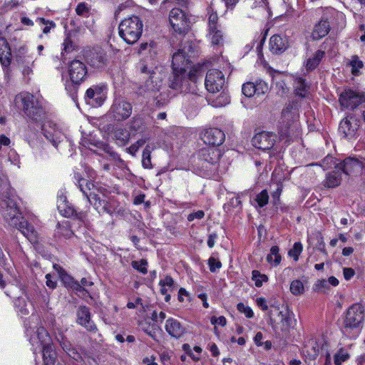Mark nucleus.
<instances>
[{"mask_svg": "<svg viewBox=\"0 0 365 365\" xmlns=\"http://www.w3.org/2000/svg\"><path fill=\"white\" fill-rule=\"evenodd\" d=\"M37 21H38L41 24L46 25L43 29V32L44 34H48L50 32L51 29L55 27L56 24L53 21L49 22V26L47 25V21L43 18H38Z\"/></svg>", "mask_w": 365, "mask_h": 365, "instance_id": "338daca9", "label": "nucleus"}, {"mask_svg": "<svg viewBox=\"0 0 365 365\" xmlns=\"http://www.w3.org/2000/svg\"><path fill=\"white\" fill-rule=\"evenodd\" d=\"M143 29L142 20L137 16L124 19L119 24V36L128 44H134L140 38Z\"/></svg>", "mask_w": 365, "mask_h": 365, "instance_id": "7ed1b4c3", "label": "nucleus"}, {"mask_svg": "<svg viewBox=\"0 0 365 365\" xmlns=\"http://www.w3.org/2000/svg\"><path fill=\"white\" fill-rule=\"evenodd\" d=\"M339 169L346 175L359 173L363 168V163L358 158L349 157L339 162Z\"/></svg>", "mask_w": 365, "mask_h": 365, "instance_id": "aec40b11", "label": "nucleus"}, {"mask_svg": "<svg viewBox=\"0 0 365 365\" xmlns=\"http://www.w3.org/2000/svg\"><path fill=\"white\" fill-rule=\"evenodd\" d=\"M31 242L36 243L38 242L37 232L31 225L26 221L22 220L19 222V225L15 226Z\"/></svg>", "mask_w": 365, "mask_h": 365, "instance_id": "393cba45", "label": "nucleus"}, {"mask_svg": "<svg viewBox=\"0 0 365 365\" xmlns=\"http://www.w3.org/2000/svg\"><path fill=\"white\" fill-rule=\"evenodd\" d=\"M131 265L133 268L137 269L143 274H145L148 272V262L146 259H142L140 261H133L131 262Z\"/></svg>", "mask_w": 365, "mask_h": 365, "instance_id": "5fc2aeb1", "label": "nucleus"}, {"mask_svg": "<svg viewBox=\"0 0 365 365\" xmlns=\"http://www.w3.org/2000/svg\"><path fill=\"white\" fill-rule=\"evenodd\" d=\"M68 72L71 81L75 84H79L83 81L88 73L85 63L76 59L68 64Z\"/></svg>", "mask_w": 365, "mask_h": 365, "instance_id": "ddd939ff", "label": "nucleus"}, {"mask_svg": "<svg viewBox=\"0 0 365 365\" xmlns=\"http://www.w3.org/2000/svg\"><path fill=\"white\" fill-rule=\"evenodd\" d=\"M275 310L277 311L278 316L280 318L282 331H287L291 327H294L296 324V319L294 317V314L288 308L281 311L275 308Z\"/></svg>", "mask_w": 365, "mask_h": 365, "instance_id": "b1692460", "label": "nucleus"}, {"mask_svg": "<svg viewBox=\"0 0 365 365\" xmlns=\"http://www.w3.org/2000/svg\"><path fill=\"white\" fill-rule=\"evenodd\" d=\"M200 66L193 67L189 73L186 71L173 72L170 79V87L179 93H195L198 91L197 80Z\"/></svg>", "mask_w": 365, "mask_h": 365, "instance_id": "f03ea898", "label": "nucleus"}, {"mask_svg": "<svg viewBox=\"0 0 365 365\" xmlns=\"http://www.w3.org/2000/svg\"><path fill=\"white\" fill-rule=\"evenodd\" d=\"M156 44L154 42H151L150 43H142L139 48V53L145 54L146 51H148L151 58H154L156 55Z\"/></svg>", "mask_w": 365, "mask_h": 365, "instance_id": "49530a36", "label": "nucleus"}, {"mask_svg": "<svg viewBox=\"0 0 365 365\" xmlns=\"http://www.w3.org/2000/svg\"><path fill=\"white\" fill-rule=\"evenodd\" d=\"M43 365H54L56 361V353L52 344H47L42 348Z\"/></svg>", "mask_w": 365, "mask_h": 365, "instance_id": "c85d7f7f", "label": "nucleus"}, {"mask_svg": "<svg viewBox=\"0 0 365 365\" xmlns=\"http://www.w3.org/2000/svg\"><path fill=\"white\" fill-rule=\"evenodd\" d=\"M76 323L91 332L97 331L98 329L95 323L91 320L90 308L81 305L76 310Z\"/></svg>", "mask_w": 365, "mask_h": 365, "instance_id": "4468645a", "label": "nucleus"}, {"mask_svg": "<svg viewBox=\"0 0 365 365\" xmlns=\"http://www.w3.org/2000/svg\"><path fill=\"white\" fill-rule=\"evenodd\" d=\"M194 56V51L190 44L185 46L182 49L173 56L172 66L173 72H182L186 71L187 66L190 63V58Z\"/></svg>", "mask_w": 365, "mask_h": 365, "instance_id": "423d86ee", "label": "nucleus"}, {"mask_svg": "<svg viewBox=\"0 0 365 365\" xmlns=\"http://www.w3.org/2000/svg\"><path fill=\"white\" fill-rule=\"evenodd\" d=\"M237 308L240 312L244 313L247 318L253 317L254 313L252 309L250 307L246 306L245 304L242 302L237 304Z\"/></svg>", "mask_w": 365, "mask_h": 365, "instance_id": "052dcab7", "label": "nucleus"}, {"mask_svg": "<svg viewBox=\"0 0 365 365\" xmlns=\"http://www.w3.org/2000/svg\"><path fill=\"white\" fill-rule=\"evenodd\" d=\"M319 346L316 341L310 340L304 346V352L307 354L309 359L314 360L319 354Z\"/></svg>", "mask_w": 365, "mask_h": 365, "instance_id": "a19ab883", "label": "nucleus"}, {"mask_svg": "<svg viewBox=\"0 0 365 365\" xmlns=\"http://www.w3.org/2000/svg\"><path fill=\"white\" fill-rule=\"evenodd\" d=\"M54 269L58 272L59 277L63 282H67V279H71V277L66 271L58 264H53Z\"/></svg>", "mask_w": 365, "mask_h": 365, "instance_id": "e2e57ef3", "label": "nucleus"}, {"mask_svg": "<svg viewBox=\"0 0 365 365\" xmlns=\"http://www.w3.org/2000/svg\"><path fill=\"white\" fill-rule=\"evenodd\" d=\"M36 332L38 339L42 345V348L47 344H51L49 334L43 327H38Z\"/></svg>", "mask_w": 365, "mask_h": 365, "instance_id": "a18cd8bd", "label": "nucleus"}, {"mask_svg": "<svg viewBox=\"0 0 365 365\" xmlns=\"http://www.w3.org/2000/svg\"><path fill=\"white\" fill-rule=\"evenodd\" d=\"M75 178L78 182V187H80V183L83 185V187L87 192H92L91 190L94 188V185L93 182L80 177L78 173L75 174Z\"/></svg>", "mask_w": 365, "mask_h": 365, "instance_id": "4d7b16f0", "label": "nucleus"}, {"mask_svg": "<svg viewBox=\"0 0 365 365\" xmlns=\"http://www.w3.org/2000/svg\"><path fill=\"white\" fill-rule=\"evenodd\" d=\"M225 84V77L223 73L217 69H210L208 71L205 86L210 93L219 92Z\"/></svg>", "mask_w": 365, "mask_h": 365, "instance_id": "f8f14e48", "label": "nucleus"}, {"mask_svg": "<svg viewBox=\"0 0 365 365\" xmlns=\"http://www.w3.org/2000/svg\"><path fill=\"white\" fill-rule=\"evenodd\" d=\"M330 30V26L327 21H321L315 25L312 32L314 39H320L327 36Z\"/></svg>", "mask_w": 365, "mask_h": 365, "instance_id": "2f4dec72", "label": "nucleus"}, {"mask_svg": "<svg viewBox=\"0 0 365 365\" xmlns=\"http://www.w3.org/2000/svg\"><path fill=\"white\" fill-rule=\"evenodd\" d=\"M341 171L339 169H334L327 175L324 185L327 187H336L341 184Z\"/></svg>", "mask_w": 365, "mask_h": 365, "instance_id": "c756f323", "label": "nucleus"}, {"mask_svg": "<svg viewBox=\"0 0 365 365\" xmlns=\"http://www.w3.org/2000/svg\"><path fill=\"white\" fill-rule=\"evenodd\" d=\"M349 354L343 348L340 349L334 356L335 365H341L342 362L348 360Z\"/></svg>", "mask_w": 365, "mask_h": 365, "instance_id": "8fccbe9b", "label": "nucleus"}, {"mask_svg": "<svg viewBox=\"0 0 365 365\" xmlns=\"http://www.w3.org/2000/svg\"><path fill=\"white\" fill-rule=\"evenodd\" d=\"M300 107L301 103L298 100H292L284 106L277 125L278 134L281 139L290 141L300 135Z\"/></svg>", "mask_w": 365, "mask_h": 365, "instance_id": "f257e3e1", "label": "nucleus"}, {"mask_svg": "<svg viewBox=\"0 0 365 365\" xmlns=\"http://www.w3.org/2000/svg\"><path fill=\"white\" fill-rule=\"evenodd\" d=\"M269 90L267 83L261 80H257L255 82H247L242 85V91L247 97H252L257 94V96L265 94Z\"/></svg>", "mask_w": 365, "mask_h": 365, "instance_id": "f3484780", "label": "nucleus"}, {"mask_svg": "<svg viewBox=\"0 0 365 365\" xmlns=\"http://www.w3.org/2000/svg\"><path fill=\"white\" fill-rule=\"evenodd\" d=\"M56 340L59 343L63 350L70 356H71V354H76L75 349L71 346L70 341L61 332L56 334Z\"/></svg>", "mask_w": 365, "mask_h": 365, "instance_id": "37998d69", "label": "nucleus"}, {"mask_svg": "<svg viewBox=\"0 0 365 365\" xmlns=\"http://www.w3.org/2000/svg\"><path fill=\"white\" fill-rule=\"evenodd\" d=\"M56 235L58 237L71 238L74 233L71 229L70 222L66 220L58 222L56 230Z\"/></svg>", "mask_w": 365, "mask_h": 365, "instance_id": "72a5a7b5", "label": "nucleus"}, {"mask_svg": "<svg viewBox=\"0 0 365 365\" xmlns=\"http://www.w3.org/2000/svg\"><path fill=\"white\" fill-rule=\"evenodd\" d=\"M275 142V135L269 132H261L254 135L252 139L253 146L261 150H269Z\"/></svg>", "mask_w": 365, "mask_h": 365, "instance_id": "a211bd4d", "label": "nucleus"}, {"mask_svg": "<svg viewBox=\"0 0 365 365\" xmlns=\"http://www.w3.org/2000/svg\"><path fill=\"white\" fill-rule=\"evenodd\" d=\"M106 98V93L102 87L98 86L89 88L86 93V101L93 107L101 106Z\"/></svg>", "mask_w": 365, "mask_h": 365, "instance_id": "6ab92c4d", "label": "nucleus"}, {"mask_svg": "<svg viewBox=\"0 0 365 365\" xmlns=\"http://www.w3.org/2000/svg\"><path fill=\"white\" fill-rule=\"evenodd\" d=\"M133 110L131 103L123 98H115L110 108L111 117L118 121L128 118Z\"/></svg>", "mask_w": 365, "mask_h": 365, "instance_id": "0eeeda50", "label": "nucleus"}, {"mask_svg": "<svg viewBox=\"0 0 365 365\" xmlns=\"http://www.w3.org/2000/svg\"><path fill=\"white\" fill-rule=\"evenodd\" d=\"M294 93L301 98H305L309 93V86L302 77H296L294 82Z\"/></svg>", "mask_w": 365, "mask_h": 365, "instance_id": "cd10ccee", "label": "nucleus"}, {"mask_svg": "<svg viewBox=\"0 0 365 365\" xmlns=\"http://www.w3.org/2000/svg\"><path fill=\"white\" fill-rule=\"evenodd\" d=\"M252 279L255 282L257 287L262 286L263 282H267L268 277L266 274H262L258 270H253L252 272Z\"/></svg>", "mask_w": 365, "mask_h": 365, "instance_id": "09e8293b", "label": "nucleus"}, {"mask_svg": "<svg viewBox=\"0 0 365 365\" xmlns=\"http://www.w3.org/2000/svg\"><path fill=\"white\" fill-rule=\"evenodd\" d=\"M205 216V212L202 210H197V212H192L187 215V220L189 222L193 221L195 219H202Z\"/></svg>", "mask_w": 365, "mask_h": 365, "instance_id": "774afa93", "label": "nucleus"}, {"mask_svg": "<svg viewBox=\"0 0 365 365\" xmlns=\"http://www.w3.org/2000/svg\"><path fill=\"white\" fill-rule=\"evenodd\" d=\"M201 138L205 144L215 147L224 142L225 135L220 129L210 128L202 133Z\"/></svg>", "mask_w": 365, "mask_h": 365, "instance_id": "dca6fc26", "label": "nucleus"}, {"mask_svg": "<svg viewBox=\"0 0 365 365\" xmlns=\"http://www.w3.org/2000/svg\"><path fill=\"white\" fill-rule=\"evenodd\" d=\"M279 252V249L277 246L272 247L270 253L267 257V262L270 264H273L274 266L279 264L281 262V256Z\"/></svg>", "mask_w": 365, "mask_h": 365, "instance_id": "c03bdc74", "label": "nucleus"}, {"mask_svg": "<svg viewBox=\"0 0 365 365\" xmlns=\"http://www.w3.org/2000/svg\"><path fill=\"white\" fill-rule=\"evenodd\" d=\"M80 190L86 196L89 203L94 207L98 213H112V211L108 207V202L107 200L101 199L98 195L94 192H87L82 183H80Z\"/></svg>", "mask_w": 365, "mask_h": 365, "instance_id": "2eb2a0df", "label": "nucleus"}, {"mask_svg": "<svg viewBox=\"0 0 365 365\" xmlns=\"http://www.w3.org/2000/svg\"><path fill=\"white\" fill-rule=\"evenodd\" d=\"M67 284L71 289L75 290L76 292H78L83 295H85L88 292L86 290L85 287L77 281H74L71 277V279H67V282H64Z\"/></svg>", "mask_w": 365, "mask_h": 365, "instance_id": "603ef678", "label": "nucleus"}, {"mask_svg": "<svg viewBox=\"0 0 365 365\" xmlns=\"http://www.w3.org/2000/svg\"><path fill=\"white\" fill-rule=\"evenodd\" d=\"M304 291L303 283L299 280L296 279L291 282L290 284V292L294 295H299L303 294Z\"/></svg>", "mask_w": 365, "mask_h": 365, "instance_id": "3c124183", "label": "nucleus"}, {"mask_svg": "<svg viewBox=\"0 0 365 365\" xmlns=\"http://www.w3.org/2000/svg\"><path fill=\"white\" fill-rule=\"evenodd\" d=\"M207 36L212 45L220 46L223 44L224 38L221 26L208 29Z\"/></svg>", "mask_w": 365, "mask_h": 365, "instance_id": "7c9ffc66", "label": "nucleus"}, {"mask_svg": "<svg viewBox=\"0 0 365 365\" xmlns=\"http://www.w3.org/2000/svg\"><path fill=\"white\" fill-rule=\"evenodd\" d=\"M107 61L106 53L103 51H99L93 54L91 58V64L95 68H101L106 64Z\"/></svg>", "mask_w": 365, "mask_h": 365, "instance_id": "4c0bfd02", "label": "nucleus"}, {"mask_svg": "<svg viewBox=\"0 0 365 365\" xmlns=\"http://www.w3.org/2000/svg\"><path fill=\"white\" fill-rule=\"evenodd\" d=\"M140 327L145 333L155 341H158V339H157V332L160 330V328L155 323L144 321L141 322Z\"/></svg>", "mask_w": 365, "mask_h": 365, "instance_id": "c9c22d12", "label": "nucleus"}, {"mask_svg": "<svg viewBox=\"0 0 365 365\" xmlns=\"http://www.w3.org/2000/svg\"><path fill=\"white\" fill-rule=\"evenodd\" d=\"M339 101L341 107L354 110L365 101V96L361 93L346 89L341 93Z\"/></svg>", "mask_w": 365, "mask_h": 365, "instance_id": "1a4fd4ad", "label": "nucleus"}, {"mask_svg": "<svg viewBox=\"0 0 365 365\" xmlns=\"http://www.w3.org/2000/svg\"><path fill=\"white\" fill-rule=\"evenodd\" d=\"M203 101V97L199 95L197 92L189 93L185 96L183 100V108L185 112L192 114L198 110Z\"/></svg>", "mask_w": 365, "mask_h": 365, "instance_id": "412c9836", "label": "nucleus"}, {"mask_svg": "<svg viewBox=\"0 0 365 365\" xmlns=\"http://www.w3.org/2000/svg\"><path fill=\"white\" fill-rule=\"evenodd\" d=\"M360 120L353 115H347L339 123V130L348 139H353L359 135Z\"/></svg>", "mask_w": 365, "mask_h": 365, "instance_id": "6e6552de", "label": "nucleus"}, {"mask_svg": "<svg viewBox=\"0 0 365 365\" xmlns=\"http://www.w3.org/2000/svg\"><path fill=\"white\" fill-rule=\"evenodd\" d=\"M220 26L218 24V16L217 13L212 12L208 17V29Z\"/></svg>", "mask_w": 365, "mask_h": 365, "instance_id": "69168bd1", "label": "nucleus"}, {"mask_svg": "<svg viewBox=\"0 0 365 365\" xmlns=\"http://www.w3.org/2000/svg\"><path fill=\"white\" fill-rule=\"evenodd\" d=\"M325 56V51L317 50L314 53L309 56L304 62V67L307 72L316 69Z\"/></svg>", "mask_w": 365, "mask_h": 365, "instance_id": "a878e982", "label": "nucleus"}, {"mask_svg": "<svg viewBox=\"0 0 365 365\" xmlns=\"http://www.w3.org/2000/svg\"><path fill=\"white\" fill-rule=\"evenodd\" d=\"M146 143V139L141 138L136 141L134 144L131 145L127 148L129 153L135 155L140 147L143 146Z\"/></svg>", "mask_w": 365, "mask_h": 365, "instance_id": "680f3d73", "label": "nucleus"}, {"mask_svg": "<svg viewBox=\"0 0 365 365\" xmlns=\"http://www.w3.org/2000/svg\"><path fill=\"white\" fill-rule=\"evenodd\" d=\"M165 331L175 339H180L186 332V329L182 324L174 318H169L165 322Z\"/></svg>", "mask_w": 365, "mask_h": 365, "instance_id": "4be33fe9", "label": "nucleus"}, {"mask_svg": "<svg viewBox=\"0 0 365 365\" xmlns=\"http://www.w3.org/2000/svg\"><path fill=\"white\" fill-rule=\"evenodd\" d=\"M338 165H339V162H338V160H336L334 157L331 155H327L322 160L321 164L312 163L307 165V166H320L323 168V170H327L332 168V166H334V169H339Z\"/></svg>", "mask_w": 365, "mask_h": 365, "instance_id": "ea45409f", "label": "nucleus"}, {"mask_svg": "<svg viewBox=\"0 0 365 365\" xmlns=\"http://www.w3.org/2000/svg\"><path fill=\"white\" fill-rule=\"evenodd\" d=\"M16 100L21 101L24 114L31 120L40 122L45 118L46 113L42 106V102L38 97L25 92L17 96Z\"/></svg>", "mask_w": 365, "mask_h": 365, "instance_id": "20e7f679", "label": "nucleus"}, {"mask_svg": "<svg viewBox=\"0 0 365 365\" xmlns=\"http://www.w3.org/2000/svg\"><path fill=\"white\" fill-rule=\"evenodd\" d=\"M114 138L118 145L123 146L127 144L130 139V132L123 128H116L114 130Z\"/></svg>", "mask_w": 365, "mask_h": 365, "instance_id": "e433bc0d", "label": "nucleus"}, {"mask_svg": "<svg viewBox=\"0 0 365 365\" xmlns=\"http://www.w3.org/2000/svg\"><path fill=\"white\" fill-rule=\"evenodd\" d=\"M208 266L211 272H215L222 267L221 262L213 255L208 259Z\"/></svg>", "mask_w": 365, "mask_h": 365, "instance_id": "13d9d810", "label": "nucleus"}, {"mask_svg": "<svg viewBox=\"0 0 365 365\" xmlns=\"http://www.w3.org/2000/svg\"><path fill=\"white\" fill-rule=\"evenodd\" d=\"M5 208L3 216L5 221L11 227L17 226L19 222L24 220L16 202L13 199H8L5 202Z\"/></svg>", "mask_w": 365, "mask_h": 365, "instance_id": "9b49d317", "label": "nucleus"}, {"mask_svg": "<svg viewBox=\"0 0 365 365\" xmlns=\"http://www.w3.org/2000/svg\"><path fill=\"white\" fill-rule=\"evenodd\" d=\"M302 251V245L300 242H295L292 249L289 251V255L297 261L299 256Z\"/></svg>", "mask_w": 365, "mask_h": 365, "instance_id": "bf43d9fd", "label": "nucleus"}, {"mask_svg": "<svg viewBox=\"0 0 365 365\" xmlns=\"http://www.w3.org/2000/svg\"><path fill=\"white\" fill-rule=\"evenodd\" d=\"M159 284L160 287H168L170 291H172L174 288V281L170 276H166L163 279H161Z\"/></svg>", "mask_w": 365, "mask_h": 365, "instance_id": "0e129e2a", "label": "nucleus"}, {"mask_svg": "<svg viewBox=\"0 0 365 365\" xmlns=\"http://www.w3.org/2000/svg\"><path fill=\"white\" fill-rule=\"evenodd\" d=\"M269 195L267 190H262L255 197V201L259 207H263L268 203Z\"/></svg>", "mask_w": 365, "mask_h": 365, "instance_id": "864d4df0", "label": "nucleus"}, {"mask_svg": "<svg viewBox=\"0 0 365 365\" xmlns=\"http://www.w3.org/2000/svg\"><path fill=\"white\" fill-rule=\"evenodd\" d=\"M76 13L82 18H88L93 15V9L91 4L86 2H80L76 7Z\"/></svg>", "mask_w": 365, "mask_h": 365, "instance_id": "79ce46f5", "label": "nucleus"}, {"mask_svg": "<svg viewBox=\"0 0 365 365\" xmlns=\"http://www.w3.org/2000/svg\"><path fill=\"white\" fill-rule=\"evenodd\" d=\"M58 210L61 215L66 217H71L74 216L75 210L74 208L68 204V202L66 200L61 198L58 201Z\"/></svg>", "mask_w": 365, "mask_h": 365, "instance_id": "58836bf2", "label": "nucleus"}, {"mask_svg": "<svg viewBox=\"0 0 365 365\" xmlns=\"http://www.w3.org/2000/svg\"><path fill=\"white\" fill-rule=\"evenodd\" d=\"M142 165L144 168L150 169L153 168L151 163V150L150 145H147L142 155Z\"/></svg>", "mask_w": 365, "mask_h": 365, "instance_id": "de8ad7c7", "label": "nucleus"}, {"mask_svg": "<svg viewBox=\"0 0 365 365\" xmlns=\"http://www.w3.org/2000/svg\"><path fill=\"white\" fill-rule=\"evenodd\" d=\"M52 125L55 126V124H53L52 122L48 121L43 124L42 130L45 137L50 141H52L53 145H56L57 142H59L60 133L55 128H53V131L48 130V128H51Z\"/></svg>", "mask_w": 365, "mask_h": 365, "instance_id": "f704fd0d", "label": "nucleus"}, {"mask_svg": "<svg viewBox=\"0 0 365 365\" xmlns=\"http://www.w3.org/2000/svg\"><path fill=\"white\" fill-rule=\"evenodd\" d=\"M350 65L351 66V73L355 76L359 74V69L364 66L363 62L359 60L357 56H352Z\"/></svg>", "mask_w": 365, "mask_h": 365, "instance_id": "6e6d98bb", "label": "nucleus"}, {"mask_svg": "<svg viewBox=\"0 0 365 365\" xmlns=\"http://www.w3.org/2000/svg\"><path fill=\"white\" fill-rule=\"evenodd\" d=\"M289 47L288 40L280 35H273L269 40V49L274 54H280Z\"/></svg>", "mask_w": 365, "mask_h": 365, "instance_id": "5701e85b", "label": "nucleus"}, {"mask_svg": "<svg viewBox=\"0 0 365 365\" xmlns=\"http://www.w3.org/2000/svg\"><path fill=\"white\" fill-rule=\"evenodd\" d=\"M169 21L175 32L183 34L188 30L187 17L182 10L175 8L169 14Z\"/></svg>", "mask_w": 365, "mask_h": 365, "instance_id": "9d476101", "label": "nucleus"}, {"mask_svg": "<svg viewBox=\"0 0 365 365\" xmlns=\"http://www.w3.org/2000/svg\"><path fill=\"white\" fill-rule=\"evenodd\" d=\"M201 158L211 164L217 163L220 158V152L215 148H204L200 151Z\"/></svg>", "mask_w": 365, "mask_h": 365, "instance_id": "473e14b6", "label": "nucleus"}, {"mask_svg": "<svg viewBox=\"0 0 365 365\" xmlns=\"http://www.w3.org/2000/svg\"><path fill=\"white\" fill-rule=\"evenodd\" d=\"M11 49L4 38H0V62L3 66L7 67L11 63Z\"/></svg>", "mask_w": 365, "mask_h": 365, "instance_id": "bb28decb", "label": "nucleus"}, {"mask_svg": "<svg viewBox=\"0 0 365 365\" xmlns=\"http://www.w3.org/2000/svg\"><path fill=\"white\" fill-rule=\"evenodd\" d=\"M364 307L361 304H352L346 312L341 330L349 334L351 331L361 326L364 319Z\"/></svg>", "mask_w": 365, "mask_h": 365, "instance_id": "39448f33", "label": "nucleus"}]
</instances>
